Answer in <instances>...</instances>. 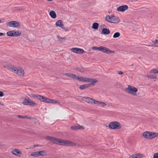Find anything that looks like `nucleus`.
Here are the masks:
<instances>
[{"label": "nucleus", "mask_w": 158, "mask_h": 158, "mask_svg": "<svg viewBox=\"0 0 158 158\" xmlns=\"http://www.w3.org/2000/svg\"><path fill=\"white\" fill-rule=\"evenodd\" d=\"M57 38L58 39V41L61 42L65 41L66 40L65 37H61L59 35H57L56 36Z\"/></svg>", "instance_id": "nucleus-23"}, {"label": "nucleus", "mask_w": 158, "mask_h": 158, "mask_svg": "<svg viewBox=\"0 0 158 158\" xmlns=\"http://www.w3.org/2000/svg\"><path fill=\"white\" fill-rule=\"evenodd\" d=\"M29 98H28L27 99V98L23 100V105H28V103L29 101Z\"/></svg>", "instance_id": "nucleus-30"}, {"label": "nucleus", "mask_w": 158, "mask_h": 158, "mask_svg": "<svg viewBox=\"0 0 158 158\" xmlns=\"http://www.w3.org/2000/svg\"><path fill=\"white\" fill-rule=\"evenodd\" d=\"M100 48V47H92V49H93L95 50H99Z\"/></svg>", "instance_id": "nucleus-36"}, {"label": "nucleus", "mask_w": 158, "mask_h": 158, "mask_svg": "<svg viewBox=\"0 0 158 158\" xmlns=\"http://www.w3.org/2000/svg\"><path fill=\"white\" fill-rule=\"evenodd\" d=\"M98 82V81L95 79H92L91 78H87V82H91V83H93L94 85H95V83Z\"/></svg>", "instance_id": "nucleus-16"}, {"label": "nucleus", "mask_w": 158, "mask_h": 158, "mask_svg": "<svg viewBox=\"0 0 158 158\" xmlns=\"http://www.w3.org/2000/svg\"><path fill=\"white\" fill-rule=\"evenodd\" d=\"M64 29V30H66V29H65V28H64V29Z\"/></svg>", "instance_id": "nucleus-53"}, {"label": "nucleus", "mask_w": 158, "mask_h": 158, "mask_svg": "<svg viewBox=\"0 0 158 158\" xmlns=\"http://www.w3.org/2000/svg\"><path fill=\"white\" fill-rule=\"evenodd\" d=\"M128 8V6L127 5H125L119 6L117 9V10L120 12H124Z\"/></svg>", "instance_id": "nucleus-12"}, {"label": "nucleus", "mask_w": 158, "mask_h": 158, "mask_svg": "<svg viewBox=\"0 0 158 158\" xmlns=\"http://www.w3.org/2000/svg\"><path fill=\"white\" fill-rule=\"evenodd\" d=\"M17 117L19 118H23V116L21 115H18Z\"/></svg>", "instance_id": "nucleus-43"}, {"label": "nucleus", "mask_w": 158, "mask_h": 158, "mask_svg": "<svg viewBox=\"0 0 158 158\" xmlns=\"http://www.w3.org/2000/svg\"><path fill=\"white\" fill-rule=\"evenodd\" d=\"M2 22L0 20V23H2Z\"/></svg>", "instance_id": "nucleus-52"}, {"label": "nucleus", "mask_w": 158, "mask_h": 158, "mask_svg": "<svg viewBox=\"0 0 158 158\" xmlns=\"http://www.w3.org/2000/svg\"><path fill=\"white\" fill-rule=\"evenodd\" d=\"M35 94H31V96H30L31 97H33L34 98V96H35Z\"/></svg>", "instance_id": "nucleus-48"}, {"label": "nucleus", "mask_w": 158, "mask_h": 158, "mask_svg": "<svg viewBox=\"0 0 158 158\" xmlns=\"http://www.w3.org/2000/svg\"><path fill=\"white\" fill-rule=\"evenodd\" d=\"M50 99L46 98L44 97L43 96H42V97L41 99V101H42L45 102H47L49 103Z\"/></svg>", "instance_id": "nucleus-22"}, {"label": "nucleus", "mask_w": 158, "mask_h": 158, "mask_svg": "<svg viewBox=\"0 0 158 158\" xmlns=\"http://www.w3.org/2000/svg\"><path fill=\"white\" fill-rule=\"evenodd\" d=\"M38 152L39 156H43L46 154V152L45 151H40Z\"/></svg>", "instance_id": "nucleus-26"}, {"label": "nucleus", "mask_w": 158, "mask_h": 158, "mask_svg": "<svg viewBox=\"0 0 158 158\" xmlns=\"http://www.w3.org/2000/svg\"><path fill=\"white\" fill-rule=\"evenodd\" d=\"M101 25H102V27H104V26H105L104 24H102Z\"/></svg>", "instance_id": "nucleus-50"}, {"label": "nucleus", "mask_w": 158, "mask_h": 158, "mask_svg": "<svg viewBox=\"0 0 158 158\" xmlns=\"http://www.w3.org/2000/svg\"><path fill=\"white\" fill-rule=\"evenodd\" d=\"M39 146V145H34V146L35 147H36Z\"/></svg>", "instance_id": "nucleus-49"}, {"label": "nucleus", "mask_w": 158, "mask_h": 158, "mask_svg": "<svg viewBox=\"0 0 158 158\" xmlns=\"http://www.w3.org/2000/svg\"><path fill=\"white\" fill-rule=\"evenodd\" d=\"M151 72L152 73H155L158 74V71H157L156 69H152L151 71Z\"/></svg>", "instance_id": "nucleus-35"}, {"label": "nucleus", "mask_w": 158, "mask_h": 158, "mask_svg": "<svg viewBox=\"0 0 158 158\" xmlns=\"http://www.w3.org/2000/svg\"><path fill=\"white\" fill-rule=\"evenodd\" d=\"M154 135H155V137H158V133H154Z\"/></svg>", "instance_id": "nucleus-46"}, {"label": "nucleus", "mask_w": 158, "mask_h": 158, "mask_svg": "<svg viewBox=\"0 0 158 158\" xmlns=\"http://www.w3.org/2000/svg\"><path fill=\"white\" fill-rule=\"evenodd\" d=\"M106 19L108 22L114 23H118L120 21L118 17L114 16H107L106 17Z\"/></svg>", "instance_id": "nucleus-2"}, {"label": "nucleus", "mask_w": 158, "mask_h": 158, "mask_svg": "<svg viewBox=\"0 0 158 158\" xmlns=\"http://www.w3.org/2000/svg\"><path fill=\"white\" fill-rule=\"evenodd\" d=\"M153 158H158V153L154 154Z\"/></svg>", "instance_id": "nucleus-39"}, {"label": "nucleus", "mask_w": 158, "mask_h": 158, "mask_svg": "<svg viewBox=\"0 0 158 158\" xmlns=\"http://www.w3.org/2000/svg\"><path fill=\"white\" fill-rule=\"evenodd\" d=\"M99 24L97 23H93L92 28L94 29H97L98 28Z\"/></svg>", "instance_id": "nucleus-24"}, {"label": "nucleus", "mask_w": 158, "mask_h": 158, "mask_svg": "<svg viewBox=\"0 0 158 158\" xmlns=\"http://www.w3.org/2000/svg\"><path fill=\"white\" fill-rule=\"evenodd\" d=\"M71 50L73 52L78 54H82L85 52L83 49L77 48H72Z\"/></svg>", "instance_id": "nucleus-10"}, {"label": "nucleus", "mask_w": 158, "mask_h": 158, "mask_svg": "<svg viewBox=\"0 0 158 158\" xmlns=\"http://www.w3.org/2000/svg\"><path fill=\"white\" fill-rule=\"evenodd\" d=\"M82 100L91 104H95L94 101H96L95 99L87 97H83L82 98Z\"/></svg>", "instance_id": "nucleus-9"}, {"label": "nucleus", "mask_w": 158, "mask_h": 158, "mask_svg": "<svg viewBox=\"0 0 158 158\" xmlns=\"http://www.w3.org/2000/svg\"><path fill=\"white\" fill-rule=\"evenodd\" d=\"M120 35V33L118 32H115L113 35V38H117L119 37Z\"/></svg>", "instance_id": "nucleus-32"}, {"label": "nucleus", "mask_w": 158, "mask_h": 158, "mask_svg": "<svg viewBox=\"0 0 158 158\" xmlns=\"http://www.w3.org/2000/svg\"><path fill=\"white\" fill-rule=\"evenodd\" d=\"M28 102V105L31 106H34L36 105V104L31 100L30 98Z\"/></svg>", "instance_id": "nucleus-25"}, {"label": "nucleus", "mask_w": 158, "mask_h": 158, "mask_svg": "<svg viewBox=\"0 0 158 158\" xmlns=\"http://www.w3.org/2000/svg\"><path fill=\"white\" fill-rule=\"evenodd\" d=\"M42 96L40 95H39L38 94H35V96H34L35 99H36L40 100V101H41V98L42 97Z\"/></svg>", "instance_id": "nucleus-28"}, {"label": "nucleus", "mask_w": 158, "mask_h": 158, "mask_svg": "<svg viewBox=\"0 0 158 158\" xmlns=\"http://www.w3.org/2000/svg\"><path fill=\"white\" fill-rule=\"evenodd\" d=\"M148 77L152 79H155L156 78V75L155 74L150 75L148 76Z\"/></svg>", "instance_id": "nucleus-34"}, {"label": "nucleus", "mask_w": 158, "mask_h": 158, "mask_svg": "<svg viewBox=\"0 0 158 158\" xmlns=\"http://www.w3.org/2000/svg\"><path fill=\"white\" fill-rule=\"evenodd\" d=\"M46 138L51 142L60 145L69 146L76 145V143L73 142L62 139H56L53 137L48 136L46 137Z\"/></svg>", "instance_id": "nucleus-1"}, {"label": "nucleus", "mask_w": 158, "mask_h": 158, "mask_svg": "<svg viewBox=\"0 0 158 158\" xmlns=\"http://www.w3.org/2000/svg\"><path fill=\"white\" fill-rule=\"evenodd\" d=\"M108 127L112 129H119L121 128L120 124L117 122H113L110 123L108 125Z\"/></svg>", "instance_id": "nucleus-5"}, {"label": "nucleus", "mask_w": 158, "mask_h": 158, "mask_svg": "<svg viewBox=\"0 0 158 158\" xmlns=\"http://www.w3.org/2000/svg\"><path fill=\"white\" fill-rule=\"evenodd\" d=\"M152 42L155 44H157L158 43V40H156L154 41H152Z\"/></svg>", "instance_id": "nucleus-41"}, {"label": "nucleus", "mask_w": 158, "mask_h": 158, "mask_svg": "<svg viewBox=\"0 0 158 158\" xmlns=\"http://www.w3.org/2000/svg\"><path fill=\"white\" fill-rule=\"evenodd\" d=\"M5 34H3V33H1L0 32V36H2L3 35H4Z\"/></svg>", "instance_id": "nucleus-47"}, {"label": "nucleus", "mask_w": 158, "mask_h": 158, "mask_svg": "<svg viewBox=\"0 0 158 158\" xmlns=\"http://www.w3.org/2000/svg\"><path fill=\"white\" fill-rule=\"evenodd\" d=\"M0 105H3V104L1 103V102H0Z\"/></svg>", "instance_id": "nucleus-51"}, {"label": "nucleus", "mask_w": 158, "mask_h": 158, "mask_svg": "<svg viewBox=\"0 0 158 158\" xmlns=\"http://www.w3.org/2000/svg\"><path fill=\"white\" fill-rule=\"evenodd\" d=\"M76 79L78 80V81H81L83 82L84 80V77H79L77 76H76V77L75 78Z\"/></svg>", "instance_id": "nucleus-29"}, {"label": "nucleus", "mask_w": 158, "mask_h": 158, "mask_svg": "<svg viewBox=\"0 0 158 158\" xmlns=\"http://www.w3.org/2000/svg\"><path fill=\"white\" fill-rule=\"evenodd\" d=\"M11 153L16 156L21 155L22 154V152L17 149H14L12 150Z\"/></svg>", "instance_id": "nucleus-13"}, {"label": "nucleus", "mask_w": 158, "mask_h": 158, "mask_svg": "<svg viewBox=\"0 0 158 158\" xmlns=\"http://www.w3.org/2000/svg\"><path fill=\"white\" fill-rule=\"evenodd\" d=\"M137 90V88L132 87L131 85H128V87L125 89V91L127 93L133 95H135V93Z\"/></svg>", "instance_id": "nucleus-4"}, {"label": "nucleus", "mask_w": 158, "mask_h": 158, "mask_svg": "<svg viewBox=\"0 0 158 158\" xmlns=\"http://www.w3.org/2000/svg\"><path fill=\"white\" fill-rule=\"evenodd\" d=\"M49 15L53 19H55L56 18V13L54 11H51L49 13Z\"/></svg>", "instance_id": "nucleus-20"}, {"label": "nucleus", "mask_w": 158, "mask_h": 158, "mask_svg": "<svg viewBox=\"0 0 158 158\" xmlns=\"http://www.w3.org/2000/svg\"><path fill=\"white\" fill-rule=\"evenodd\" d=\"M110 33L109 29L106 28H103L102 30V34L104 35H108Z\"/></svg>", "instance_id": "nucleus-19"}, {"label": "nucleus", "mask_w": 158, "mask_h": 158, "mask_svg": "<svg viewBox=\"0 0 158 158\" xmlns=\"http://www.w3.org/2000/svg\"><path fill=\"white\" fill-rule=\"evenodd\" d=\"M64 75L67 77L74 78L76 77V75L73 74H71L69 73H65Z\"/></svg>", "instance_id": "nucleus-21"}, {"label": "nucleus", "mask_w": 158, "mask_h": 158, "mask_svg": "<svg viewBox=\"0 0 158 158\" xmlns=\"http://www.w3.org/2000/svg\"><path fill=\"white\" fill-rule=\"evenodd\" d=\"M71 128L73 130L78 129L77 126H72L71 127Z\"/></svg>", "instance_id": "nucleus-38"}, {"label": "nucleus", "mask_w": 158, "mask_h": 158, "mask_svg": "<svg viewBox=\"0 0 158 158\" xmlns=\"http://www.w3.org/2000/svg\"><path fill=\"white\" fill-rule=\"evenodd\" d=\"M42 96L40 95H39L38 94H35V96H34L35 99H36L40 100V101H41V98L42 97Z\"/></svg>", "instance_id": "nucleus-27"}, {"label": "nucleus", "mask_w": 158, "mask_h": 158, "mask_svg": "<svg viewBox=\"0 0 158 158\" xmlns=\"http://www.w3.org/2000/svg\"><path fill=\"white\" fill-rule=\"evenodd\" d=\"M94 103L95 104L101 105L102 107H104L106 105V104L100 101H95Z\"/></svg>", "instance_id": "nucleus-18"}, {"label": "nucleus", "mask_w": 158, "mask_h": 158, "mask_svg": "<svg viewBox=\"0 0 158 158\" xmlns=\"http://www.w3.org/2000/svg\"><path fill=\"white\" fill-rule=\"evenodd\" d=\"M99 51L101 52L108 54L112 52V51H110L108 48L103 46H100Z\"/></svg>", "instance_id": "nucleus-11"}, {"label": "nucleus", "mask_w": 158, "mask_h": 158, "mask_svg": "<svg viewBox=\"0 0 158 158\" xmlns=\"http://www.w3.org/2000/svg\"><path fill=\"white\" fill-rule=\"evenodd\" d=\"M87 78H85V77H84L83 82H87Z\"/></svg>", "instance_id": "nucleus-42"}, {"label": "nucleus", "mask_w": 158, "mask_h": 158, "mask_svg": "<svg viewBox=\"0 0 158 158\" xmlns=\"http://www.w3.org/2000/svg\"><path fill=\"white\" fill-rule=\"evenodd\" d=\"M143 136L145 138L149 139H152L155 137L154 132L148 131L143 132Z\"/></svg>", "instance_id": "nucleus-7"}, {"label": "nucleus", "mask_w": 158, "mask_h": 158, "mask_svg": "<svg viewBox=\"0 0 158 158\" xmlns=\"http://www.w3.org/2000/svg\"><path fill=\"white\" fill-rule=\"evenodd\" d=\"M8 25L10 27L14 28H18L20 27V25L19 23L15 21L10 22L8 23Z\"/></svg>", "instance_id": "nucleus-8"}, {"label": "nucleus", "mask_w": 158, "mask_h": 158, "mask_svg": "<svg viewBox=\"0 0 158 158\" xmlns=\"http://www.w3.org/2000/svg\"><path fill=\"white\" fill-rule=\"evenodd\" d=\"M118 74H123V73L121 71H118Z\"/></svg>", "instance_id": "nucleus-45"}, {"label": "nucleus", "mask_w": 158, "mask_h": 158, "mask_svg": "<svg viewBox=\"0 0 158 158\" xmlns=\"http://www.w3.org/2000/svg\"><path fill=\"white\" fill-rule=\"evenodd\" d=\"M77 128L78 129H84L85 127L84 126H77Z\"/></svg>", "instance_id": "nucleus-37"}, {"label": "nucleus", "mask_w": 158, "mask_h": 158, "mask_svg": "<svg viewBox=\"0 0 158 158\" xmlns=\"http://www.w3.org/2000/svg\"><path fill=\"white\" fill-rule=\"evenodd\" d=\"M94 85L93 83H90L87 84H85L80 85L79 88L81 90L90 87L91 86Z\"/></svg>", "instance_id": "nucleus-14"}, {"label": "nucleus", "mask_w": 158, "mask_h": 158, "mask_svg": "<svg viewBox=\"0 0 158 158\" xmlns=\"http://www.w3.org/2000/svg\"><path fill=\"white\" fill-rule=\"evenodd\" d=\"M4 96V94L2 92L0 91V97H2Z\"/></svg>", "instance_id": "nucleus-40"}, {"label": "nucleus", "mask_w": 158, "mask_h": 158, "mask_svg": "<svg viewBox=\"0 0 158 158\" xmlns=\"http://www.w3.org/2000/svg\"><path fill=\"white\" fill-rule=\"evenodd\" d=\"M49 103H51L53 104L58 103L59 102L57 101L52 99H50Z\"/></svg>", "instance_id": "nucleus-33"}, {"label": "nucleus", "mask_w": 158, "mask_h": 158, "mask_svg": "<svg viewBox=\"0 0 158 158\" xmlns=\"http://www.w3.org/2000/svg\"><path fill=\"white\" fill-rule=\"evenodd\" d=\"M23 118H24V119L29 118H28V117L27 116L24 115V116H23Z\"/></svg>", "instance_id": "nucleus-44"}, {"label": "nucleus", "mask_w": 158, "mask_h": 158, "mask_svg": "<svg viewBox=\"0 0 158 158\" xmlns=\"http://www.w3.org/2000/svg\"><path fill=\"white\" fill-rule=\"evenodd\" d=\"M31 156H34V157H38L39 156L38 155V152H32L31 154Z\"/></svg>", "instance_id": "nucleus-31"}, {"label": "nucleus", "mask_w": 158, "mask_h": 158, "mask_svg": "<svg viewBox=\"0 0 158 158\" xmlns=\"http://www.w3.org/2000/svg\"><path fill=\"white\" fill-rule=\"evenodd\" d=\"M8 68L19 75L23 76L24 74V71L22 69H18L15 67L12 66L10 65L8 66Z\"/></svg>", "instance_id": "nucleus-3"}, {"label": "nucleus", "mask_w": 158, "mask_h": 158, "mask_svg": "<svg viewBox=\"0 0 158 158\" xmlns=\"http://www.w3.org/2000/svg\"><path fill=\"white\" fill-rule=\"evenodd\" d=\"M21 32L20 31L12 30L7 32L6 34L8 36L12 37H17L21 35Z\"/></svg>", "instance_id": "nucleus-6"}, {"label": "nucleus", "mask_w": 158, "mask_h": 158, "mask_svg": "<svg viewBox=\"0 0 158 158\" xmlns=\"http://www.w3.org/2000/svg\"><path fill=\"white\" fill-rule=\"evenodd\" d=\"M143 156L141 154H134L131 156L129 158H143Z\"/></svg>", "instance_id": "nucleus-17"}, {"label": "nucleus", "mask_w": 158, "mask_h": 158, "mask_svg": "<svg viewBox=\"0 0 158 158\" xmlns=\"http://www.w3.org/2000/svg\"><path fill=\"white\" fill-rule=\"evenodd\" d=\"M55 25L56 26L59 27L63 29H64V25L62 23V21L61 20L57 21Z\"/></svg>", "instance_id": "nucleus-15"}]
</instances>
